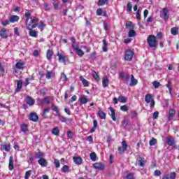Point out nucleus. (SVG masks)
Returning a JSON list of instances; mask_svg holds the SVG:
<instances>
[{
    "mask_svg": "<svg viewBox=\"0 0 179 179\" xmlns=\"http://www.w3.org/2000/svg\"><path fill=\"white\" fill-rule=\"evenodd\" d=\"M21 131L24 133L27 132V131H29V129L27 127V124H22L21 125Z\"/></svg>",
    "mask_w": 179,
    "mask_h": 179,
    "instance_id": "nucleus-42",
    "label": "nucleus"
},
{
    "mask_svg": "<svg viewBox=\"0 0 179 179\" xmlns=\"http://www.w3.org/2000/svg\"><path fill=\"white\" fill-rule=\"evenodd\" d=\"M134 58V52L131 50H128L125 52L124 59L126 61H131Z\"/></svg>",
    "mask_w": 179,
    "mask_h": 179,
    "instance_id": "nucleus-5",
    "label": "nucleus"
},
{
    "mask_svg": "<svg viewBox=\"0 0 179 179\" xmlns=\"http://www.w3.org/2000/svg\"><path fill=\"white\" fill-rule=\"evenodd\" d=\"M120 110H122V111H128V106H127V105H124V106H122L121 107H120Z\"/></svg>",
    "mask_w": 179,
    "mask_h": 179,
    "instance_id": "nucleus-63",
    "label": "nucleus"
},
{
    "mask_svg": "<svg viewBox=\"0 0 179 179\" xmlns=\"http://www.w3.org/2000/svg\"><path fill=\"white\" fill-rule=\"evenodd\" d=\"M67 136L69 139H72L73 138V133L71 131H67Z\"/></svg>",
    "mask_w": 179,
    "mask_h": 179,
    "instance_id": "nucleus-61",
    "label": "nucleus"
},
{
    "mask_svg": "<svg viewBox=\"0 0 179 179\" xmlns=\"http://www.w3.org/2000/svg\"><path fill=\"white\" fill-rule=\"evenodd\" d=\"M167 13H169V10L166 8H163L162 15H164V20H167V19H169V15H167Z\"/></svg>",
    "mask_w": 179,
    "mask_h": 179,
    "instance_id": "nucleus-25",
    "label": "nucleus"
},
{
    "mask_svg": "<svg viewBox=\"0 0 179 179\" xmlns=\"http://www.w3.org/2000/svg\"><path fill=\"white\" fill-rule=\"evenodd\" d=\"M136 85H138V80L135 79V77H134V75H131L129 86H136Z\"/></svg>",
    "mask_w": 179,
    "mask_h": 179,
    "instance_id": "nucleus-20",
    "label": "nucleus"
},
{
    "mask_svg": "<svg viewBox=\"0 0 179 179\" xmlns=\"http://www.w3.org/2000/svg\"><path fill=\"white\" fill-rule=\"evenodd\" d=\"M13 157L10 156L9 157V165H8V169L9 170H13Z\"/></svg>",
    "mask_w": 179,
    "mask_h": 179,
    "instance_id": "nucleus-26",
    "label": "nucleus"
},
{
    "mask_svg": "<svg viewBox=\"0 0 179 179\" xmlns=\"http://www.w3.org/2000/svg\"><path fill=\"white\" fill-rule=\"evenodd\" d=\"M52 55H54V52L51 50H48L46 52V57H47V59H48V61H51L52 58Z\"/></svg>",
    "mask_w": 179,
    "mask_h": 179,
    "instance_id": "nucleus-21",
    "label": "nucleus"
},
{
    "mask_svg": "<svg viewBox=\"0 0 179 179\" xmlns=\"http://www.w3.org/2000/svg\"><path fill=\"white\" fill-rule=\"evenodd\" d=\"M131 118H136V117L138 115V113H136L135 110L131 111Z\"/></svg>",
    "mask_w": 179,
    "mask_h": 179,
    "instance_id": "nucleus-64",
    "label": "nucleus"
},
{
    "mask_svg": "<svg viewBox=\"0 0 179 179\" xmlns=\"http://www.w3.org/2000/svg\"><path fill=\"white\" fill-rule=\"evenodd\" d=\"M145 101L147 103V104H149L150 103V108H155V99H153V96H152V94H148L145 95Z\"/></svg>",
    "mask_w": 179,
    "mask_h": 179,
    "instance_id": "nucleus-3",
    "label": "nucleus"
},
{
    "mask_svg": "<svg viewBox=\"0 0 179 179\" xmlns=\"http://www.w3.org/2000/svg\"><path fill=\"white\" fill-rule=\"evenodd\" d=\"M54 163L57 169H59V167H61V164H59V160L55 159Z\"/></svg>",
    "mask_w": 179,
    "mask_h": 179,
    "instance_id": "nucleus-55",
    "label": "nucleus"
},
{
    "mask_svg": "<svg viewBox=\"0 0 179 179\" xmlns=\"http://www.w3.org/2000/svg\"><path fill=\"white\" fill-rule=\"evenodd\" d=\"M22 87H23V82L21 80H17V88L15 92H20V90H22Z\"/></svg>",
    "mask_w": 179,
    "mask_h": 179,
    "instance_id": "nucleus-19",
    "label": "nucleus"
},
{
    "mask_svg": "<svg viewBox=\"0 0 179 179\" xmlns=\"http://www.w3.org/2000/svg\"><path fill=\"white\" fill-rule=\"evenodd\" d=\"M176 177H177L176 172H171L169 175V178L171 179H176Z\"/></svg>",
    "mask_w": 179,
    "mask_h": 179,
    "instance_id": "nucleus-57",
    "label": "nucleus"
},
{
    "mask_svg": "<svg viewBox=\"0 0 179 179\" xmlns=\"http://www.w3.org/2000/svg\"><path fill=\"white\" fill-rule=\"evenodd\" d=\"M29 120L34 122H37L38 121V115H37V113H31L29 115Z\"/></svg>",
    "mask_w": 179,
    "mask_h": 179,
    "instance_id": "nucleus-16",
    "label": "nucleus"
},
{
    "mask_svg": "<svg viewBox=\"0 0 179 179\" xmlns=\"http://www.w3.org/2000/svg\"><path fill=\"white\" fill-rule=\"evenodd\" d=\"M52 110L57 114L58 117H61V113H59V109L55 105H52Z\"/></svg>",
    "mask_w": 179,
    "mask_h": 179,
    "instance_id": "nucleus-29",
    "label": "nucleus"
},
{
    "mask_svg": "<svg viewBox=\"0 0 179 179\" xmlns=\"http://www.w3.org/2000/svg\"><path fill=\"white\" fill-rule=\"evenodd\" d=\"M52 135H55V136H59V128L55 127L52 129Z\"/></svg>",
    "mask_w": 179,
    "mask_h": 179,
    "instance_id": "nucleus-27",
    "label": "nucleus"
},
{
    "mask_svg": "<svg viewBox=\"0 0 179 179\" xmlns=\"http://www.w3.org/2000/svg\"><path fill=\"white\" fill-rule=\"evenodd\" d=\"M126 27H127V29H134V24H132V22H127Z\"/></svg>",
    "mask_w": 179,
    "mask_h": 179,
    "instance_id": "nucleus-53",
    "label": "nucleus"
},
{
    "mask_svg": "<svg viewBox=\"0 0 179 179\" xmlns=\"http://www.w3.org/2000/svg\"><path fill=\"white\" fill-rule=\"evenodd\" d=\"M108 78L104 77L102 80L103 87H107V86H108Z\"/></svg>",
    "mask_w": 179,
    "mask_h": 179,
    "instance_id": "nucleus-28",
    "label": "nucleus"
},
{
    "mask_svg": "<svg viewBox=\"0 0 179 179\" xmlns=\"http://www.w3.org/2000/svg\"><path fill=\"white\" fill-rule=\"evenodd\" d=\"M127 10L128 12H129L130 13H132V4H131L130 2H129L127 3Z\"/></svg>",
    "mask_w": 179,
    "mask_h": 179,
    "instance_id": "nucleus-56",
    "label": "nucleus"
},
{
    "mask_svg": "<svg viewBox=\"0 0 179 179\" xmlns=\"http://www.w3.org/2000/svg\"><path fill=\"white\" fill-rule=\"evenodd\" d=\"M118 101H120V103H127V101H128V98L124 96H120L118 97Z\"/></svg>",
    "mask_w": 179,
    "mask_h": 179,
    "instance_id": "nucleus-31",
    "label": "nucleus"
},
{
    "mask_svg": "<svg viewBox=\"0 0 179 179\" xmlns=\"http://www.w3.org/2000/svg\"><path fill=\"white\" fill-rule=\"evenodd\" d=\"M83 159L80 157H73V161L75 163V164H77L78 166H80L82 164Z\"/></svg>",
    "mask_w": 179,
    "mask_h": 179,
    "instance_id": "nucleus-14",
    "label": "nucleus"
},
{
    "mask_svg": "<svg viewBox=\"0 0 179 179\" xmlns=\"http://www.w3.org/2000/svg\"><path fill=\"white\" fill-rule=\"evenodd\" d=\"M138 164L140 167H143L145 166V161L142 157H139L136 159V166Z\"/></svg>",
    "mask_w": 179,
    "mask_h": 179,
    "instance_id": "nucleus-18",
    "label": "nucleus"
},
{
    "mask_svg": "<svg viewBox=\"0 0 179 179\" xmlns=\"http://www.w3.org/2000/svg\"><path fill=\"white\" fill-rule=\"evenodd\" d=\"M26 103L28 106H34V103H36V101L31 98V96H27Z\"/></svg>",
    "mask_w": 179,
    "mask_h": 179,
    "instance_id": "nucleus-17",
    "label": "nucleus"
},
{
    "mask_svg": "<svg viewBox=\"0 0 179 179\" xmlns=\"http://www.w3.org/2000/svg\"><path fill=\"white\" fill-rule=\"evenodd\" d=\"M149 47L153 48L157 45V41L156 40V36L154 35H150L147 39Z\"/></svg>",
    "mask_w": 179,
    "mask_h": 179,
    "instance_id": "nucleus-2",
    "label": "nucleus"
},
{
    "mask_svg": "<svg viewBox=\"0 0 179 179\" xmlns=\"http://www.w3.org/2000/svg\"><path fill=\"white\" fill-rule=\"evenodd\" d=\"M92 76L95 79V80H100V77L99 76V74H97L96 71H94V73H92Z\"/></svg>",
    "mask_w": 179,
    "mask_h": 179,
    "instance_id": "nucleus-50",
    "label": "nucleus"
},
{
    "mask_svg": "<svg viewBox=\"0 0 179 179\" xmlns=\"http://www.w3.org/2000/svg\"><path fill=\"white\" fill-rule=\"evenodd\" d=\"M103 47H102V50L103 52H107V45H108V43H107V41H106V39L103 40Z\"/></svg>",
    "mask_w": 179,
    "mask_h": 179,
    "instance_id": "nucleus-33",
    "label": "nucleus"
},
{
    "mask_svg": "<svg viewBox=\"0 0 179 179\" xmlns=\"http://www.w3.org/2000/svg\"><path fill=\"white\" fill-rule=\"evenodd\" d=\"M109 110L111 113L110 115L113 121H117V117H115V110H114V108H113V107H110Z\"/></svg>",
    "mask_w": 179,
    "mask_h": 179,
    "instance_id": "nucleus-22",
    "label": "nucleus"
},
{
    "mask_svg": "<svg viewBox=\"0 0 179 179\" xmlns=\"http://www.w3.org/2000/svg\"><path fill=\"white\" fill-rule=\"evenodd\" d=\"M128 36L129 37H135V36H136V32L134 29H131L129 31Z\"/></svg>",
    "mask_w": 179,
    "mask_h": 179,
    "instance_id": "nucleus-45",
    "label": "nucleus"
},
{
    "mask_svg": "<svg viewBox=\"0 0 179 179\" xmlns=\"http://www.w3.org/2000/svg\"><path fill=\"white\" fill-rule=\"evenodd\" d=\"M31 16V13L27 11L24 14V17H26L25 24L27 26V29L28 30H33V29H36L37 27V23H38V19L36 17H30Z\"/></svg>",
    "mask_w": 179,
    "mask_h": 179,
    "instance_id": "nucleus-1",
    "label": "nucleus"
},
{
    "mask_svg": "<svg viewBox=\"0 0 179 179\" xmlns=\"http://www.w3.org/2000/svg\"><path fill=\"white\" fill-rule=\"evenodd\" d=\"M171 33L173 36H177V34H178V28L177 27L171 28Z\"/></svg>",
    "mask_w": 179,
    "mask_h": 179,
    "instance_id": "nucleus-34",
    "label": "nucleus"
},
{
    "mask_svg": "<svg viewBox=\"0 0 179 179\" xmlns=\"http://www.w3.org/2000/svg\"><path fill=\"white\" fill-rule=\"evenodd\" d=\"M93 167L95 168L96 170H104L106 165H104V164L96 162L94 164Z\"/></svg>",
    "mask_w": 179,
    "mask_h": 179,
    "instance_id": "nucleus-11",
    "label": "nucleus"
},
{
    "mask_svg": "<svg viewBox=\"0 0 179 179\" xmlns=\"http://www.w3.org/2000/svg\"><path fill=\"white\" fill-rule=\"evenodd\" d=\"M38 163L40 164V166H41V167H47V166H48V162L44 158H41L38 161Z\"/></svg>",
    "mask_w": 179,
    "mask_h": 179,
    "instance_id": "nucleus-13",
    "label": "nucleus"
},
{
    "mask_svg": "<svg viewBox=\"0 0 179 179\" xmlns=\"http://www.w3.org/2000/svg\"><path fill=\"white\" fill-rule=\"evenodd\" d=\"M57 57H59V62H63V64H66V61H68V57L65 55H62V54L57 52Z\"/></svg>",
    "mask_w": 179,
    "mask_h": 179,
    "instance_id": "nucleus-10",
    "label": "nucleus"
},
{
    "mask_svg": "<svg viewBox=\"0 0 179 179\" xmlns=\"http://www.w3.org/2000/svg\"><path fill=\"white\" fill-rule=\"evenodd\" d=\"M120 78H122V80L124 81V83L128 85V83L129 82V75L121 72L120 73Z\"/></svg>",
    "mask_w": 179,
    "mask_h": 179,
    "instance_id": "nucleus-8",
    "label": "nucleus"
},
{
    "mask_svg": "<svg viewBox=\"0 0 179 179\" xmlns=\"http://www.w3.org/2000/svg\"><path fill=\"white\" fill-rule=\"evenodd\" d=\"M44 154L43 152H37L35 155L36 159H43Z\"/></svg>",
    "mask_w": 179,
    "mask_h": 179,
    "instance_id": "nucleus-46",
    "label": "nucleus"
},
{
    "mask_svg": "<svg viewBox=\"0 0 179 179\" xmlns=\"http://www.w3.org/2000/svg\"><path fill=\"white\" fill-rule=\"evenodd\" d=\"M127 179H135V173H129L126 176Z\"/></svg>",
    "mask_w": 179,
    "mask_h": 179,
    "instance_id": "nucleus-43",
    "label": "nucleus"
},
{
    "mask_svg": "<svg viewBox=\"0 0 179 179\" xmlns=\"http://www.w3.org/2000/svg\"><path fill=\"white\" fill-rule=\"evenodd\" d=\"M90 157L92 162H96V160H97V155H96V152H92L90 155Z\"/></svg>",
    "mask_w": 179,
    "mask_h": 179,
    "instance_id": "nucleus-37",
    "label": "nucleus"
},
{
    "mask_svg": "<svg viewBox=\"0 0 179 179\" xmlns=\"http://www.w3.org/2000/svg\"><path fill=\"white\" fill-rule=\"evenodd\" d=\"M72 47L74 51L76 52V54L77 55H78V57H83V55H85V52L83 51L82 49H80L78 46H76L73 44H72Z\"/></svg>",
    "mask_w": 179,
    "mask_h": 179,
    "instance_id": "nucleus-7",
    "label": "nucleus"
},
{
    "mask_svg": "<svg viewBox=\"0 0 179 179\" xmlns=\"http://www.w3.org/2000/svg\"><path fill=\"white\" fill-rule=\"evenodd\" d=\"M127 125H128V121L127 120V119H124L122 122V128H127Z\"/></svg>",
    "mask_w": 179,
    "mask_h": 179,
    "instance_id": "nucleus-54",
    "label": "nucleus"
},
{
    "mask_svg": "<svg viewBox=\"0 0 179 179\" xmlns=\"http://www.w3.org/2000/svg\"><path fill=\"white\" fill-rule=\"evenodd\" d=\"M54 75L52 71H48L46 74V79H51Z\"/></svg>",
    "mask_w": 179,
    "mask_h": 179,
    "instance_id": "nucleus-49",
    "label": "nucleus"
},
{
    "mask_svg": "<svg viewBox=\"0 0 179 179\" xmlns=\"http://www.w3.org/2000/svg\"><path fill=\"white\" fill-rule=\"evenodd\" d=\"M128 148V144H127V142L122 141V147L118 148V151L120 155H122L125 150H127V148Z\"/></svg>",
    "mask_w": 179,
    "mask_h": 179,
    "instance_id": "nucleus-6",
    "label": "nucleus"
},
{
    "mask_svg": "<svg viewBox=\"0 0 179 179\" xmlns=\"http://www.w3.org/2000/svg\"><path fill=\"white\" fill-rule=\"evenodd\" d=\"M79 101L80 104H86V103H89V99L86 97H80Z\"/></svg>",
    "mask_w": 179,
    "mask_h": 179,
    "instance_id": "nucleus-32",
    "label": "nucleus"
},
{
    "mask_svg": "<svg viewBox=\"0 0 179 179\" xmlns=\"http://www.w3.org/2000/svg\"><path fill=\"white\" fill-rule=\"evenodd\" d=\"M8 33H9V29L2 28L0 30V37H1V38H6L8 37Z\"/></svg>",
    "mask_w": 179,
    "mask_h": 179,
    "instance_id": "nucleus-9",
    "label": "nucleus"
},
{
    "mask_svg": "<svg viewBox=\"0 0 179 179\" xmlns=\"http://www.w3.org/2000/svg\"><path fill=\"white\" fill-rule=\"evenodd\" d=\"M136 17L138 20H141V10H137Z\"/></svg>",
    "mask_w": 179,
    "mask_h": 179,
    "instance_id": "nucleus-60",
    "label": "nucleus"
},
{
    "mask_svg": "<svg viewBox=\"0 0 179 179\" xmlns=\"http://www.w3.org/2000/svg\"><path fill=\"white\" fill-rule=\"evenodd\" d=\"M156 142H157V140H156L155 138H152L150 141V146H155V145H156Z\"/></svg>",
    "mask_w": 179,
    "mask_h": 179,
    "instance_id": "nucleus-52",
    "label": "nucleus"
},
{
    "mask_svg": "<svg viewBox=\"0 0 179 179\" xmlns=\"http://www.w3.org/2000/svg\"><path fill=\"white\" fill-rule=\"evenodd\" d=\"M80 80H81L84 87H87L89 86V82L87 80L85 79L83 76H80Z\"/></svg>",
    "mask_w": 179,
    "mask_h": 179,
    "instance_id": "nucleus-23",
    "label": "nucleus"
},
{
    "mask_svg": "<svg viewBox=\"0 0 179 179\" xmlns=\"http://www.w3.org/2000/svg\"><path fill=\"white\" fill-rule=\"evenodd\" d=\"M43 6H44V9H45V10H46L47 12H48L49 10H50V6L48 5V3H45L44 4H43Z\"/></svg>",
    "mask_w": 179,
    "mask_h": 179,
    "instance_id": "nucleus-59",
    "label": "nucleus"
},
{
    "mask_svg": "<svg viewBox=\"0 0 179 179\" xmlns=\"http://www.w3.org/2000/svg\"><path fill=\"white\" fill-rule=\"evenodd\" d=\"M98 115L101 120H106V113L103 112V110H99Z\"/></svg>",
    "mask_w": 179,
    "mask_h": 179,
    "instance_id": "nucleus-30",
    "label": "nucleus"
},
{
    "mask_svg": "<svg viewBox=\"0 0 179 179\" xmlns=\"http://www.w3.org/2000/svg\"><path fill=\"white\" fill-rule=\"evenodd\" d=\"M62 173H68L69 171V166L68 165H64L62 168Z\"/></svg>",
    "mask_w": 179,
    "mask_h": 179,
    "instance_id": "nucleus-44",
    "label": "nucleus"
},
{
    "mask_svg": "<svg viewBox=\"0 0 179 179\" xmlns=\"http://www.w3.org/2000/svg\"><path fill=\"white\" fill-rule=\"evenodd\" d=\"M174 115H176V110L174 109L171 108L169 111V115H168L169 121H171V120L174 118Z\"/></svg>",
    "mask_w": 179,
    "mask_h": 179,
    "instance_id": "nucleus-15",
    "label": "nucleus"
},
{
    "mask_svg": "<svg viewBox=\"0 0 179 179\" xmlns=\"http://www.w3.org/2000/svg\"><path fill=\"white\" fill-rule=\"evenodd\" d=\"M15 66L17 69H23L24 66V63L17 62L16 63Z\"/></svg>",
    "mask_w": 179,
    "mask_h": 179,
    "instance_id": "nucleus-40",
    "label": "nucleus"
},
{
    "mask_svg": "<svg viewBox=\"0 0 179 179\" xmlns=\"http://www.w3.org/2000/svg\"><path fill=\"white\" fill-rule=\"evenodd\" d=\"M29 34L31 37H37V31L33 30V29H29Z\"/></svg>",
    "mask_w": 179,
    "mask_h": 179,
    "instance_id": "nucleus-38",
    "label": "nucleus"
},
{
    "mask_svg": "<svg viewBox=\"0 0 179 179\" xmlns=\"http://www.w3.org/2000/svg\"><path fill=\"white\" fill-rule=\"evenodd\" d=\"M31 173H32L31 170L27 171L25 173L24 179H29L30 178V176H31Z\"/></svg>",
    "mask_w": 179,
    "mask_h": 179,
    "instance_id": "nucleus-48",
    "label": "nucleus"
},
{
    "mask_svg": "<svg viewBox=\"0 0 179 179\" xmlns=\"http://www.w3.org/2000/svg\"><path fill=\"white\" fill-rule=\"evenodd\" d=\"M1 150H5L6 152H10V143H4L1 146Z\"/></svg>",
    "mask_w": 179,
    "mask_h": 179,
    "instance_id": "nucleus-12",
    "label": "nucleus"
},
{
    "mask_svg": "<svg viewBox=\"0 0 179 179\" xmlns=\"http://www.w3.org/2000/svg\"><path fill=\"white\" fill-rule=\"evenodd\" d=\"M42 104H45L46 106H48L50 104V98L49 97H45L41 101Z\"/></svg>",
    "mask_w": 179,
    "mask_h": 179,
    "instance_id": "nucleus-36",
    "label": "nucleus"
},
{
    "mask_svg": "<svg viewBox=\"0 0 179 179\" xmlns=\"http://www.w3.org/2000/svg\"><path fill=\"white\" fill-rule=\"evenodd\" d=\"M105 14H106V13H103V9H101V8H98V9L96 10V15H97L98 16H101V15H103V16H104Z\"/></svg>",
    "mask_w": 179,
    "mask_h": 179,
    "instance_id": "nucleus-47",
    "label": "nucleus"
},
{
    "mask_svg": "<svg viewBox=\"0 0 179 179\" xmlns=\"http://www.w3.org/2000/svg\"><path fill=\"white\" fill-rule=\"evenodd\" d=\"M10 23H15V22L19 21V16L17 15H12L10 17Z\"/></svg>",
    "mask_w": 179,
    "mask_h": 179,
    "instance_id": "nucleus-24",
    "label": "nucleus"
},
{
    "mask_svg": "<svg viewBox=\"0 0 179 179\" xmlns=\"http://www.w3.org/2000/svg\"><path fill=\"white\" fill-rule=\"evenodd\" d=\"M161 175H162V171H160L159 170L155 171L154 176L155 177H159V176H161Z\"/></svg>",
    "mask_w": 179,
    "mask_h": 179,
    "instance_id": "nucleus-62",
    "label": "nucleus"
},
{
    "mask_svg": "<svg viewBox=\"0 0 179 179\" xmlns=\"http://www.w3.org/2000/svg\"><path fill=\"white\" fill-rule=\"evenodd\" d=\"M38 29H40L41 31L44 30V27H45V24H44V22L41 21L38 24H37Z\"/></svg>",
    "mask_w": 179,
    "mask_h": 179,
    "instance_id": "nucleus-39",
    "label": "nucleus"
},
{
    "mask_svg": "<svg viewBox=\"0 0 179 179\" xmlns=\"http://www.w3.org/2000/svg\"><path fill=\"white\" fill-rule=\"evenodd\" d=\"M61 80L63 82H66V80H68V78L66 77V75L65 74V73H62Z\"/></svg>",
    "mask_w": 179,
    "mask_h": 179,
    "instance_id": "nucleus-51",
    "label": "nucleus"
},
{
    "mask_svg": "<svg viewBox=\"0 0 179 179\" xmlns=\"http://www.w3.org/2000/svg\"><path fill=\"white\" fill-rule=\"evenodd\" d=\"M166 87L169 89V94L171 96L173 95V89L171 88V81H169L168 83L166 84Z\"/></svg>",
    "mask_w": 179,
    "mask_h": 179,
    "instance_id": "nucleus-35",
    "label": "nucleus"
},
{
    "mask_svg": "<svg viewBox=\"0 0 179 179\" xmlns=\"http://www.w3.org/2000/svg\"><path fill=\"white\" fill-rule=\"evenodd\" d=\"M152 85H153L155 89H157V88H159V87L160 86V83L157 82V81H154V82L152 83Z\"/></svg>",
    "mask_w": 179,
    "mask_h": 179,
    "instance_id": "nucleus-58",
    "label": "nucleus"
},
{
    "mask_svg": "<svg viewBox=\"0 0 179 179\" xmlns=\"http://www.w3.org/2000/svg\"><path fill=\"white\" fill-rule=\"evenodd\" d=\"M106 3H108V0H99L98 1V5L99 6H103V5H106Z\"/></svg>",
    "mask_w": 179,
    "mask_h": 179,
    "instance_id": "nucleus-41",
    "label": "nucleus"
},
{
    "mask_svg": "<svg viewBox=\"0 0 179 179\" xmlns=\"http://www.w3.org/2000/svg\"><path fill=\"white\" fill-rule=\"evenodd\" d=\"M166 143L169 146H172L174 149H177V145H176V138L173 136H169L166 138Z\"/></svg>",
    "mask_w": 179,
    "mask_h": 179,
    "instance_id": "nucleus-4",
    "label": "nucleus"
}]
</instances>
